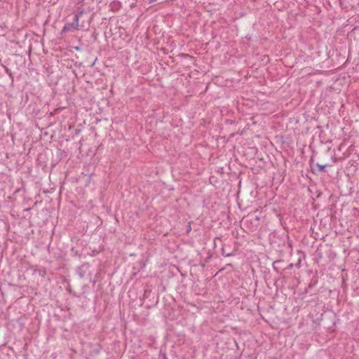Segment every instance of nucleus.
<instances>
[{"mask_svg": "<svg viewBox=\"0 0 359 359\" xmlns=\"http://www.w3.org/2000/svg\"><path fill=\"white\" fill-rule=\"evenodd\" d=\"M85 13V11L83 8H79L76 13L74 15L73 22V25L75 26L76 29H79L81 27H82L83 25H79V18Z\"/></svg>", "mask_w": 359, "mask_h": 359, "instance_id": "1", "label": "nucleus"}, {"mask_svg": "<svg viewBox=\"0 0 359 359\" xmlns=\"http://www.w3.org/2000/svg\"><path fill=\"white\" fill-rule=\"evenodd\" d=\"M89 264L84 263L81 266L77 267L76 269V273L79 275L80 278H83L85 276V274L89 269Z\"/></svg>", "mask_w": 359, "mask_h": 359, "instance_id": "2", "label": "nucleus"}, {"mask_svg": "<svg viewBox=\"0 0 359 359\" xmlns=\"http://www.w3.org/2000/svg\"><path fill=\"white\" fill-rule=\"evenodd\" d=\"M75 29V26L73 25V23H66L62 29L61 34L66 33Z\"/></svg>", "mask_w": 359, "mask_h": 359, "instance_id": "3", "label": "nucleus"}, {"mask_svg": "<svg viewBox=\"0 0 359 359\" xmlns=\"http://www.w3.org/2000/svg\"><path fill=\"white\" fill-rule=\"evenodd\" d=\"M327 166H330V165H328V164H326V165L317 164V167L318 168V170L320 172H324L325 170V168Z\"/></svg>", "mask_w": 359, "mask_h": 359, "instance_id": "4", "label": "nucleus"}, {"mask_svg": "<svg viewBox=\"0 0 359 359\" xmlns=\"http://www.w3.org/2000/svg\"><path fill=\"white\" fill-rule=\"evenodd\" d=\"M222 254L223 256H225V257H230V256L233 255V254L231 252H226V251H225L224 248H222Z\"/></svg>", "mask_w": 359, "mask_h": 359, "instance_id": "5", "label": "nucleus"}, {"mask_svg": "<svg viewBox=\"0 0 359 359\" xmlns=\"http://www.w3.org/2000/svg\"><path fill=\"white\" fill-rule=\"evenodd\" d=\"M4 67L5 68L6 73L8 74V75L11 77L12 81H13V78L12 73H11V70L8 68H7L6 66H4Z\"/></svg>", "mask_w": 359, "mask_h": 359, "instance_id": "6", "label": "nucleus"}, {"mask_svg": "<svg viewBox=\"0 0 359 359\" xmlns=\"http://www.w3.org/2000/svg\"><path fill=\"white\" fill-rule=\"evenodd\" d=\"M191 231V226H190V225H189V226H187V232H189V231Z\"/></svg>", "mask_w": 359, "mask_h": 359, "instance_id": "7", "label": "nucleus"}, {"mask_svg": "<svg viewBox=\"0 0 359 359\" xmlns=\"http://www.w3.org/2000/svg\"><path fill=\"white\" fill-rule=\"evenodd\" d=\"M293 267V264H290L288 266H287V269H290Z\"/></svg>", "mask_w": 359, "mask_h": 359, "instance_id": "8", "label": "nucleus"}]
</instances>
